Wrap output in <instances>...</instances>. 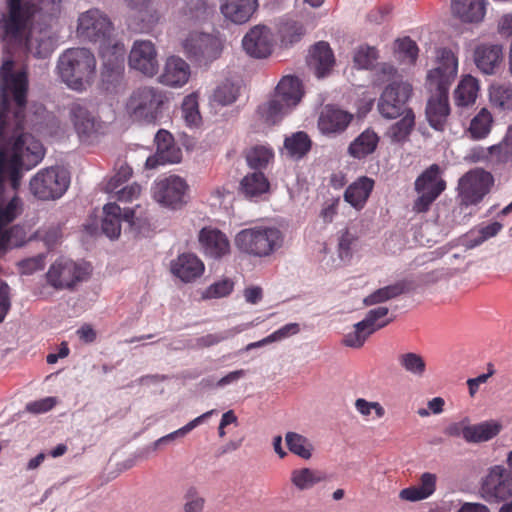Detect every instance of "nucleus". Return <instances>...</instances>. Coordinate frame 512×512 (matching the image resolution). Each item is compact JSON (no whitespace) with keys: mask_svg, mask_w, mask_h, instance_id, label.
Returning a JSON list of instances; mask_svg holds the SVG:
<instances>
[{"mask_svg":"<svg viewBox=\"0 0 512 512\" xmlns=\"http://www.w3.org/2000/svg\"><path fill=\"white\" fill-rule=\"evenodd\" d=\"M13 62L1 67L0 85V224H10L22 212L15 192L21 183V169L29 170L44 157L42 143L27 132H42L46 109L35 106L26 111L27 75L13 72Z\"/></svg>","mask_w":512,"mask_h":512,"instance_id":"obj_1","label":"nucleus"},{"mask_svg":"<svg viewBox=\"0 0 512 512\" xmlns=\"http://www.w3.org/2000/svg\"><path fill=\"white\" fill-rule=\"evenodd\" d=\"M8 13L0 19V39L22 46L38 58L54 51L56 39L49 27L61 12V0H6Z\"/></svg>","mask_w":512,"mask_h":512,"instance_id":"obj_2","label":"nucleus"},{"mask_svg":"<svg viewBox=\"0 0 512 512\" xmlns=\"http://www.w3.org/2000/svg\"><path fill=\"white\" fill-rule=\"evenodd\" d=\"M457 66L455 55L444 49L437 67L427 75L428 88L432 94L426 106V117L430 126L438 131L444 130L450 114L448 91L456 77Z\"/></svg>","mask_w":512,"mask_h":512,"instance_id":"obj_3","label":"nucleus"},{"mask_svg":"<svg viewBox=\"0 0 512 512\" xmlns=\"http://www.w3.org/2000/svg\"><path fill=\"white\" fill-rule=\"evenodd\" d=\"M61 80L75 91L89 87L96 74V58L86 48H70L64 51L57 63Z\"/></svg>","mask_w":512,"mask_h":512,"instance_id":"obj_4","label":"nucleus"},{"mask_svg":"<svg viewBox=\"0 0 512 512\" xmlns=\"http://www.w3.org/2000/svg\"><path fill=\"white\" fill-rule=\"evenodd\" d=\"M113 30V24L109 17L97 8L89 9L78 17L76 29L78 37L99 44L103 57L110 48L114 49V53L122 55L124 52L123 45L113 42Z\"/></svg>","mask_w":512,"mask_h":512,"instance_id":"obj_5","label":"nucleus"},{"mask_svg":"<svg viewBox=\"0 0 512 512\" xmlns=\"http://www.w3.org/2000/svg\"><path fill=\"white\" fill-rule=\"evenodd\" d=\"M166 101L167 97L162 90L143 86L132 92L127 100L126 110L135 121L155 123L161 116Z\"/></svg>","mask_w":512,"mask_h":512,"instance_id":"obj_6","label":"nucleus"},{"mask_svg":"<svg viewBox=\"0 0 512 512\" xmlns=\"http://www.w3.org/2000/svg\"><path fill=\"white\" fill-rule=\"evenodd\" d=\"M187 58L200 67H207L222 53L221 40L208 33L193 32L183 42Z\"/></svg>","mask_w":512,"mask_h":512,"instance_id":"obj_7","label":"nucleus"},{"mask_svg":"<svg viewBox=\"0 0 512 512\" xmlns=\"http://www.w3.org/2000/svg\"><path fill=\"white\" fill-rule=\"evenodd\" d=\"M443 171L438 164H432L425 169L415 181V191L418 193L414 201L413 210L425 212L430 205L446 189V181L442 177Z\"/></svg>","mask_w":512,"mask_h":512,"instance_id":"obj_8","label":"nucleus"},{"mask_svg":"<svg viewBox=\"0 0 512 512\" xmlns=\"http://www.w3.org/2000/svg\"><path fill=\"white\" fill-rule=\"evenodd\" d=\"M91 266L86 262H75L67 258L57 259L49 268L46 277L55 289H71L88 279Z\"/></svg>","mask_w":512,"mask_h":512,"instance_id":"obj_9","label":"nucleus"},{"mask_svg":"<svg viewBox=\"0 0 512 512\" xmlns=\"http://www.w3.org/2000/svg\"><path fill=\"white\" fill-rule=\"evenodd\" d=\"M69 186V177L59 167L46 168L38 172L30 181L32 194L41 200L61 197Z\"/></svg>","mask_w":512,"mask_h":512,"instance_id":"obj_10","label":"nucleus"},{"mask_svg":"<svg viewBox=\"0 0 512 512\" xmlns=\"http://www.w3.org/2000/svg\"><path fill=\"white\" fill-rule=\"evenodd\" d=\"M411 94L412 86L409 83L401 80L391 81L380 96L379 112L383 117L393 119L407 113V111H412L406 107Z\"/></svg>","mask_w":512,"mask_h":512,"instance_id":"obj_11","label":"nucleus"},{"mask_svg":"<svg viewBox=\"0 0 512 512\" xmlns=\"http://www.w3.org/2000/svg\"><path fill=\"white\" fill-rule=\"evenodd\" d=\"M481 496L489 503H499L512 497V471L502 465L489 468L482 480Z\"/></svg>","mask_w":512,"mask_h":512,"instance_id":"obj_12","label":"nucleus"},{"mask_svg":"<svg viewBox=\"0 0 512 512\" xmlns=\"http://www.w3.org/2000/svg\"><path fill=\"white\" fill-rule=\"evenodd\" d=\"M387 307H377L367 312L365 318L354 325L355 330L344 336L343 344L347 347L360 348L370 335L387 326L393 318H386Z\"/></svg>","mask_w":512,"mask_h":512,"instance_id":"obj_13","label":"nucleus"},{"mask_svg":"<svg viewBox=\"0 0 512 512\" xmlns=\"http://www.w3.org/2000/svg\"><path fill=\"white\" fill-rule=\"evenodd\" d=\"M187 190L188 185L183 178L171 175L156 181L152 193L156 202L175 210L187 203Z\"/></svg>","mask_w":512,"mask_h":512,"instance_id":"obj_14","label":"nucleus"},{"mask_svg":"<svg viewBox=\"0 0 512 512\" xmlns=\"http://www.w3.org/2000/svg\"><path fill=\"white\" fill-rule=\"evenodd\" d=\"M492 175L482 169L467 172L459 180V195L465 205L476 204L488 193Z\"/></svg>","mask_w":512,"mask_h":512,"instance_id":"obj_15","label":"nucleus"},{"mask_svg":"<svg viewBox=\"0 0 512 512\" xmlns=\"http://www.w3.org/2000/svg\"><path fill=\"white\" fill-rule=\"evenodd\" d=\"M129 65L144 75L154 76L159 67L154 44L148 40L135 41L129 54Z\"/></svg>","mask_w":512,"mask_h":512,"instance_id":"obj_16","label":"nucleus"},{"mask_svg":"<svg viewBox=\"0 0 512 512\" xmlns=\"http://www.w3.org/2000/svg\"><path fill=\"white\" fill-rule=\"evenodd\" d=\"M157 152L146 160V168L154 169L160 164L178 163L181 151L174 144L172 135L166 130H159L155 136Z\"/></svg>","mask_w":512,"mask_h":512,"instance_id":"obj_17","label":"nucleus"},{"mask_svg":"<svg viewBox=\"0 0 512 512\" xmlns=\"http://www.w3.org/2000/svg\"><path fill=\"white\" fill-rule=\"evenodd\" d=\"M242 46L246 53L252 57H267L272 52L270 30L264 25L254 26L244 36Z\"/></svg>","mask_w":512,"mask_h":512,"instance_id":"obj_18","label":"nucleus"},{"mask_svg":"<svg viewBox=\"0 0 512 512\" xmlns=\"http://www.w3.org/2000/svg\"><path fill=\"white\" fill-rule=\"evenodd\" d=\"M353 115L332 105L325 106L318 118V128L322 134L336 135L344 132Z\"/></svg>","mask_w":512,"mask_h":512,"instance_id":"obj_19","label":"nucleus"},{"mask_svg":"<svg viewBox=\"0 0 512 512\" xmlns=\"http://www.w3.org/2000/svg\"><path fill=\"white\" fill-rule=\"evenodd\" d=\"M204 270V263L193 253H182L170 262V272L185 283L201 277Z\"/></svg>","mask_w":512,"mask_h":512,"instance_id":"obj_20","label":"nucleus"},{"mask_svg":"<svg viewBox=\"0 0 512 512\" xmlns=\"http://www.w3.org/2000/svg\"><path fill=\"white\" fill-rule=\"evenodd\" d=\"M199 243L207 257L220 259L230 252V243L224 233L210 226H203L199 233Z\"/></svg>","mask_w":512,"mask_h":512,"instance_id":"obj_21","label":"nucleus"},{"mask_svg":"<svg viewBox=\"0 0 512 512\" xmlns=\"http://www.w3.org/2000/svg\"><path fill=\"white\" fill-rule=\"evenodd\" d=\"M255 251L248 253L256 257H266L280 248L283 235L275 226H255Z\"/></svg>","mask_w":512,"mask_h":512,"instance_id":"obj_22","label":"nucleus"},{"mask_svg":"<svg viewBox=\"0 0 512 512\" xmlns=\"http://www.w3.org/2000/svg\"><path fill=\"white\" fill-rule=\"evenodd\" d=\"M71 115L74 127L81 139H88L98 134L102 129V122L79 104L72 106Z\"/></svg>","mask_w":512,"mask_h":512,"instance_id":"obj_23","label":"nucleus"},{"mask_svg":"<svg viewBox=\"0 0 512 512\" xmlns=\"http://www.w3.org/2000/svg\"><path fill=\"white\" fill-rule=\"evenodd\" d=\"M452 15L463 23H480L485 16V0H451Z\"/></svg>","mask_w":512,"mask_h":512,"instance_id":"obj_24","label":"nucleus"},{"mask_svg":"<svg viewBox=\"0 0 512 512\" xmlns=\"http://www.w3.org/2000/svg\"><path fill=\"white\" fill-rule=\"evenodd\" d=\"M307 63L318 78L327 76L335 63L329 44L323 41L316 43L310 51Z\"/></svg>","mask_w":512,"mask_h":512,"instance_id":"obj_25","label":"nucleus"},{"mask_svg":"<svg viewBox=\"0 0 512 512\" xmlns=\"http://www.w3.org/2000/svg\"><path fill=\"white\" fill-rule=\"evenodd\" d=\"M189 77V65L180 57L171 56L166 61L160 81L167 86L180 87L187 83Z\"/></svg>","mask_w":512,"mask_h":512,"instance_id":"obj_26","label":"nucleus"},{"mask_svg":"<svg viewBox=\"0 0 512 512\" xmlns=\"http://www.w3.org/2000/svg\"><path fill=\"white\" fill-rule=\"evenodd\" d=\"M502 58V47L497 44H481L474 51L475 64L485 74L495 73Z\"/></svg>","mask_w":512,"mask_h":512,"instance_id":"obj_27","label":"nucleus"},{"mask_svg":"<svg viewBox=\"0 0 512 512\" xmlns=\"http://www.w3.org/2000/svg\"><path fill=\"white\" fill-rule=\"evenodd\" d=\"M502 430V425L497 420H487L477 424L465 426L464 440L467 443H483L495 438Z\"/></svg>","mask_w":512,"mask_h":512,"instance_id":"obj_28","label":"nucleus"},{"mask_svg":"<svg viewBox=\"0 0 512 512\" xmlns=\"http://www.w3.org/2000/svg\"><path fill=\"white\" fill-rule=\"evenodd\" d=\"M258 7L257 0H227L221 6L225 18L236 24L247 22Z\"/></svg>","mask_w":512,"mask_h":512,"instance_id":"obj_29","label":"nucleus"},{"mask_svg":"<svg viewBox=\"0 0 512 512\" xmlns=\"http://www.w3.org/2000/svg\"><path fill=\"white\" fill-rule=\"evenodd\" d=\"M275 96L292 109L298 105L303 96L300 80L294 76L283 77L276 87Z\"/></svg>","mask_w":512,"mask_h":512,"instance_id":"obj_30","label":"nucleus"},{"mask_svg":"<svg viewBox=\"0 0 512 512\" xmlns=\"http://www.w3.org/2000/svg\"><path fill=\"white\" fill-rule=\"evenodd\" d=\"M374 187V181L368 177H361L348 186L344 193V199L356 209L365 205Z\"/></svg>","mask_w":512,"mask_h":512,"instance_id":"obj_31","label":"nucleus"},{"mask_svg":"<svg viewBox=\"0 0 512 512\" xmlns=\"http://www.w3.org/2000/svg\"><path fill=\"white\" fill-rule=\"evenodd\" d=\"M436 475L425 472L420 477L417 486H411L400 491V498L408 501H419L431 496L436 489Z\"/></svg>","mask_w":512,"mask_h":512,"instance_id":"obj_32","label":"nucleus"},{"mask_svg":"<svg viewBox=\"0 0 512 512\" xmlns=\"http://www.w3.org/2000/svg\"><path fill=\"white\" fill-rule=\"evenodd\" d=\"M270 183L261 171L248 173L240 182L239 191L246 198L252 199L267 193Z\"/></svg>","mask_w":512,"mask_h":512,"instance_id":"obj_33","label":"nucleus"},{"mask_svg":"<svg viewBox=\"0 0 512 512\" xmlns=\"http://www.w3.org/2000/svg\"><path fill=\"white\" fill-rule=\"evenodd\" d=\"M378 142V135L373 130L366 129L351 142L348 153L354 158L363 159L376 150Z\"/></svg>","mask_w":512,"mask_h":512,"instance_id":"obj_34","label":"nucleus"},{"mask_svg":"<svg viewBox=\"0 0 512 512\" xmlns=\"http://www.w3.org/2000/svg\"><path fill=\"white\" fill-rule=\"evenodd\" d=\"M244 157L251 169L261 171L273 161L274 152L268 146L254 145L244 151Z\"/></svg>","mask_w":512,"mask_h":512,"instance_id":"obj_35","label":"nucleus"},{"mask_svg":"<svg viewBox=\"0 0 512 512\" xmlns=\"http://www.w3.org/2000/svg\"><path fill=\"white\" fill-rule=\"evenodd\" d=\"M290 110L287 104L274 95L270 101L258 107L257 113L266 124L274 125Z\"/></svg>","mask_w":512,"mask_h":512,"instance_id":"obj_36","label":"nucleus"},{"mask_svg":"<svg viewBox=\"0 0 512 512\" xmlns=\"http://www.w3.org/2000/svg\"><path fill=\"white\" fill-rule=\"evenodd\" d=\"M407 282L404 280L398 281L394 284L382 287L368 295L364 299V304L367 306L380 304L388 300L399 297L408 291Z\"/></svg>","mask_w":512,"mask_h":512,"instance_id":"obj_37","label":"nucleus"},{"mask_svg":"<svg viewBox=\"0 0 512 512\" xmlns=\"http://www.w3.org/2000/svg\"><path fill=\"white\" fill-rule=\"evenodd\" d=\"M479 91L478 80L471 75L465 76L455 90L457 106L467 107L475 103Z\"/></svg>","mask_w":512,"mask_h":512,"instance_id":"obj_38","label":"nucleus"},{"mask_svg":"<svg viewBox=\"0 0 512 512\" xmlns=\"http://www.w3.org/2000/svg\"><path fill=\"white\" fill-rule=\"evenodd\" d=\"M358 226H346L338 236V255L341 260H349L359 245Z\"/></svg>","mask_w":512,"mask_h":512,"instance_id":"obj_39","label":"nucleus"},{"mask_svg":"<svg viewBox=\"0 0 512 512\" xmlns=\"http://www.w3.org/2000/svg\"><path fill=\"white\" fill-rule=\"evenodd\" d=\"M403 115V118L392 124L386 132L387 137L392 143L407 141L415 126V116L412 111H407Z\"/></svg>","mask_w":512,"mask_h":512,"instance_id":"obj_40","label":"nucleus"},{"mask_svg":"<svg viewBox=\"0 0 512 512\" xmlns=\"http://www.w3.org/2000/svg\"><path fill=\"white\" fill-rule=\"evenodd\" d=\"M291 483L299 490H307L326 480V475L310 468L294 469L291 472Z\"/></svg>","mask_w":512,"mask_h":512,"instance_id":"obj_41","label":"nucleus"},{"mask_svg":"<svg viewBox=\"0 0 512 512\" xmlns=\"http://www.w3.org/2000/svg\"><path fill=\"white\" fill-rule=\"evenodd\" d=\"M502 226H482L480 228H472L460 238L461 245L466 249H472L484 241L498 234Z\"/></svg>","mask_w":512,"mask_h":512,"instance_id":"obj_42","label":"nucleus"},{"mask_svg":"<svg viewBox=\"0 0 512 512\" xmlns=\"http://www.w3.org/2000/svg\"><path fill=\"white\" fill-rule=\"evenodd\" d=\"M135 211L131 208H121L116 202H109L103 207L102 224H134Z\"/></svg>","mask_w":512,"mask_h":512,"instance_id":"obj_43","label":"nucleus"},{"mask_svg":"<svg viewBox=\"0 0 512 512\" xmlns=\"http://www.w3.org/2000/svg\"><path fill=\"white\" fill-rule=\"evenodd\" d=\"M492 124L493 117L491 113L486 108H482L478 114L472 118L468 132L474 140L484 139L490 133Z\"/></svg>","mask_w":512,"mask_h":512,"instance_id":"obj_44","label":"nucleus"},{"mask_svg":"<svg viewBox=\"0 0 512 512\" xmlns=\"http://www.w3.org/2000/svg\"><path fill=\"white\" fill-rule=\"evenodd\" d=\"M285 441L291 453L305 460L312 457L313 445L305 436L296 432H287Z\"/></svg>","mask_w":512,"mask_h":512,"instance_id":"obj_45","label":"nucleus"},{"mask_svg":"<svg viewBox=\"0 0 512 512\" xmlns=\"http://www.w3.org/2000/svg\"><path fill=\"white\" fill-rule=\"evenodd\" d=\"M126 4L136 10L147 29L156 25L160 20V13L152 6V0H124Z\"/></svg>","mask_w":512,"mask_h":512,"instance_id":"obj_46","label":"nucleus"},{"mask_svg":"<svg viewBox=\"0 0 512 512\" xmlns=\"http://www.w3.org/2000/svg\"><path fill=\"white\" fill-rule=\"evenodd\" d=\"M311 140L305 132H297L285 139L284 146L293 158H302L311 149Z\"/></svg>","mask_w":512,"mask_h":512,"instance_id":"obj_47","label":"nucleus"},{"mask_svg":"<svg viewBox=\"0 0 512 512\" xmlns=\"http://www.w3.org/2000/svg\"><path fill=\"white\" fill-rule=\"evenodd\" d=\"M115 173L104 185L103 190L106 193H112L115 189L121 187L133 175L132 168L123 160H117L115 163Z\"/></svg>","mask_w":512,"mask_h":512,"instance_id":"obj_48","label":"nucleus"},{"mask_svg":"<svg viewBox=\"0 0 512 512\" xmlns=\"http://www.w3.org/2000/svg\"><path fill=\"white\" fill-rule=\"evenodd\" d=\"M400 366L408 373L421 377L426 371L424 358L414 352H407L398 356Z\"/></svg>","mask_w":512,"mask_h":512,"instance_id":"obj_49","label":"nucleus"},{"mask_svg":"<svg viewBox=\"0 0 512 512\" xmlns=\"http://www.w3.org/2000/svg\"><path fill=\"white\" fill-rule=\"evenodd\" d=\"M487 153L495 156L498 162L507 163L512 161V127H509L503 140L487 149Z\"/></svg>","mask_w":512,"mask_h":512,"instance_id":"obj_50","label":"nucleus"},{"mask_svg":"<svg viewBox=\"0 0 512 512\" xmlns=\"http://www.w3.org/2000/svg\"><path fill=\"white\" fill-rule=\"evenodd\" d=\"M184 512H202L206 503L205 498L195 486L186 489L183 495Z\"/></svg>","mask_w":512,"mask_h":512,"instance_id":"obj_51","label":"nucleus"},{"mask_svg":"<svg viewBox=\"0 0 512 512\" xmlns=\"http://www.w3.org/2000/svg\"><path fill=\"white\" fill-rule=\"evenodd\" d=\"M304 33V26L301 23L293 20L284 22L280 27L281 39L285 44H293L298 42Z\"/></svg>","mask_w":512,"mask_h":512,"instance_id":"obj_52","label":"nucleus"},{"mask_svg":"<svg viewBox=\"0 0 512 512\" xmlns=\"http://www.w3.org/2000/svg\"><path fill=\"white\" fill-rule=\"evenodd\" d=\"M239 87L233 83L225 82L214 91L213 99L222 106L232 104L238 97Z\"/></svg>","mask_w":512,"mask_h":512,"instance_id":"obj_53","label":"nucleus"},{"mask_svg":"<svg viewBox=\"0 0 512 512\" xmlns=\"http://www.w3.org/2000/svg\"><path fill=\"white\" fill-rule=\"evenodd\" d=\"M214 412H215V410H210L208 412L203 413L202 415L196 417L195 419H193L192 421L187 423L185 426L179 428L178 430H176L166 436L161 437L160 439H158L156 441L155 444L156 445L165 444L168 441L174 440L177 437L185 436L187 433H189L194 428H196L198 425H200L205 419L210 417Z\"/></svg>","mask_w":512,"mask_h":512,"instance_id":"obj_54","label":"nucleus"},{"mask_svg":"<svg viewBox=\"0 0 512 512\" xmlns=\"http://www.w3.org/2000/svg\"><path fill=\"white\" fill-rule=\"evenodd\" d=\"M35 238L44 242L48 250L53 249L62 238L60 226H46L35 232Z\"/></svg>","mask_w":512,"mask_h":512,"instance_id":"obj_55","label":"nucleus"},{"mask_svg":"<svg viewBox=\"0 0 512 512\" xmlns=\"http://www.w3.org/2000/svg\"><path fill=\"white\" fill-rule=\"evenodd\" d=\"M490 98L494 105L502 109L512 108V88L510 86L493 87L490 92Z\"/></svg>","mask_w":512,"mask_h":512,"instance_id":"obj_56","label":"nucleus"},{"mask_svg":"<svg viewBox=\"0 0 512 512\" xmlns=\"http://www.w3.org/2000/svg\"><path fill=\"white\" fill-rule=\"evenodd\" d=\"M142 193V187L137 182H133L130 185L119 187L115 189L112 193V198H114L116 201L120 202H132L134 200H137Z\"/></svg>","mask_w":512,"mask_h":512,"instance_id":"obj_57","label":"nucleus"},{"mask_svg":"<svg viewBox=\"0 0 512 512\" xmlns=\"http://www.w3.org/2000/svg\"><path fill=\"white\" fill-rule=\"evenodd\" d=\"M182 113L185 121L190 126H197L201 121L198 103L194 96H187L182 104Z\"/></svg>","mask_w":512,"mask_h":512,"instance_id":"obj_58","label":"nucleus"},{"mask_svg":"<svg viewBox=\"0 0 512 512\" xmlns=\"http://www.w3.org/2000/svg\"><path fill=\"white\" fill-rule=\"evenodd\" d=\"M234 287V283L229 279H222L211 284L204 292L203 297L207 299L221 298L229 295Z\"/></svg>","mask_w":512,"mask_h":512,"instance_id":"obj_59","label":"nucleus"},{"mask_svg":"<svg viewBox=\"0 0 512 512\" xmlns=\"http://www.w3.org/2000/svg\"><path fill=\"white\" fill-rule=\"evenodd\" d=\"M235 244L237 248L246 254L255 251V228L244 229L236 235Z\"/></svg>","mask_w":512,"mask_h":512,"instance_id":"obj_60","label":"nucleus"},{"mask_svg":"<svg viewBox=\"0 0 512 512\" xmlns=\"http://www.w3.org/2000/svg\"><path fill=\"white\" fill-rule=\"evenodd\" d=\"M377 59V50L373 47H360L354 55L355 64L363 69H369Z\"/></svg>","mask_w":512,"mask_h":512,"instance_id":"obj_61","label":"nucleus"},{"mask_svg":"<svg viewBox=\"0 0 512 512\" xmlns=\"http://www.w3.org/2000/svg\"><path fill=\"white\" fill-rule=\"evenodd\" d=\"M23 226H0V251L4 252L10 244L21 246L24 241H15L12 243V236L18 234Z\"/></svg>","mask_w":512,"mask_h":512,"instance_id":"obj_62","label":"nucleus"},{"mask_svg":"<svg viewBox=\"0 0 512 512\" xmlns=\"http://www.w3.org/2000/svg\"><path fill=\"white\" fill-rule=\"evenodd\" d=\"M355 408L363 416H369L372 410H374L378 418H382L385 415V409L380 403L368 402L363 398H358L355 401Z\"/></svg>","mask_w":512,"mask_h":512,"instance_id":"obj_63","label":"nucleus"},{"mask_svg":"<svg viewBox=\"0 0 512 512\" xmlns=\"http://www.w3.org/2000/svg\"><path fill=\"white\" fill-rule=\"evenodd\" d=\"M45 254L41 253L34 257L22 260L19 263L20 269L23 274H32L36 271L42 270L45 266Z\"/></svg>","mask_w":512,"mask_h":512,"instance_id":"obj_64","label":"nucleus"}]
</instances>
